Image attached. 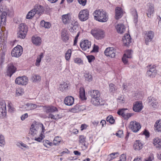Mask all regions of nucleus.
Wrapping results in <instances>:
<instances>
[{"instance_id":"nucleus-1","label":"nucleus","mask_w":161,"mask_h":161,"mask_svg":"<svg viewBox=\"0 0 161 161\" xmlns=\"http://www.w3.org/2000/svg\"><path fill=\"white\" fill-rule=\"evenodd\" d=\"M93 14L94 19L99 22H106L108 19L106 12L102 9H96L94 12Z\"/></svg>"},{"instance_id":"nucleus-2","label":"nucleus","mask_w":161,"mask_h":161,"mask_svg":"<svg viewBox=\"0 0 161 161\" xmlns=\"http://www.w3.org/2000/svg\"><path fill=\"white\" fill-rule=\"evenodd\" d=\"M28 31V27L26 25L23 23L20 24L17 33L18 37L21 39H24L26 37Z\"/></svg>"},{"instance_id":"nucleus-3","label":"nucleus","mask_w":161,"mask_h":161,"mask_svg":"<svg viewBox=\"0 0 161 161\" xmlns=\"http://www.w3.org/2000/svg\"><path fill=\"white\" fill-rule=\"evenodd\" d=\"M91 34L97 39H101L104 37V32L102 30L94 29H92L91 31Z\"/></svg>"},{"instance_id":"nucleus-4","label":"nucleus","mask_w":161,"mask_h":161,"mask_svg":"<svg viewBox=\"0 0 161 161\" xmlns=\"http://www.w3.org/2000/svg\"><path fill=\"white\" fill-rule=\"evenodd\" d=\"M23 51L22 47L21 46L18 45L13 49L11 51V55L12 57L19 58L21 55Z\"/></svg>"},{"instance_id":"nucleus-5","label":"nucleus","mask_w":161,"mask_h":161,"mask_svg":"<svg viewBox=\"0 0 161 161\" xmlns=\"http://www.w3.org/2000/svg\"><path fill=\"white\" fill-rule=\"evenodd\" d=\"M89 15V11L87 9H85L79 12L78 17L80 21H84L88 19Z\"/></svg>"},{"instance_id":"nucleus-6","label":"nucleus","mask_w":161,"mask_h":161,"mask_svg":"<svg viewBox=\"0 0 161 161\" xmlns=\"http://www.w3.org/2000/svg\"><path fill=\"white\" fill-rule=\"evenodd\" d=\"M129 128L134 132H137L141 128L139 123L136 121H131L130 124Z\"/></svg>"},{"instance_id":"nucleus-7","label":"nucleus","mask_w":161,"mask_h":161,"mask_svg":"<svg viewBox=\"0 0 161 161\" xmlns=\"http://www.w3.org/2000/svg\"><path fill=\"white\" fill-rule=\"evenodd\" d=\"M127 110V108H122L119 110L117 113L119 115H121L125 119H127L133 115V114L126 112V111Z\"/></svg>"},{"instance_id":"nucleus-8","label":"nucleus","mask_w":161,"mask_h":161,"mask_svg":"<svg viewBox=\"0 0 161 161\" xmlns=\"http://www.w3.org/2000/svg\"><path fill=\"white\" fill-rule=\"evenodd\" d=\"M28 78L25 76L22 77H18L15 80V82L16 84L20 85H26L28 82Z\"/></svg>"},{"instance_id":"nucleus-9","label":"nucleus","mask_w":161,"mask_h":161,"mask_svg":"<svg viewBox=\"0 0 161 161\" xmlns=\"http://www.w3.org/2000/svg\"><path fill=\"white\" fill-rule=\"evenodd\" d=\"M7 13L3 11L2 8H0V20H1V25L2 26L5 25L6 21Z\"/></svg>"},{"instance_id":"nucleus-10","label":"nucleus","mask_w":161,"mask_h":161,"mask_svg":"<svg viewBox=\"0 0 161 161\" xmlns=\"http://www.w3.org/2000/svg\"><path fill=\"white\" fill-rule=\"evenodd\" d=\"M104 53L107 56L114 58L115 56V51L112 47H108L105 50Z\"/></svg>"},{"instance_id":"nucleus-11","label":"nucleus","mask_w":161,"mask_h":161,"mask_svg":"<svg viewBox=\"0 0 161 161\" xmlns=\"http://www.w3.org/2000/svg\"><path fill=\"white\" fill-rule=\"evenodd\" d=\"M38 125L36 123L32 124L31 126L29 133L33 136L37 135L38 133Z\"/></svg>"},{"instance_id":"nucleus-12","label":"nucleus","mask_w":161,"mask_h":161,"mask_svg":"<svg viewBox=\"0 0 161 161\" xmlns=\"http://www.w3.org/2000/svg\"><path fill=\"white\" fill-rule=\"evenodd\" d=\"M143 108L142 103L140 101H136L133 104V110L135 112H139L141 111Z\"/></svg>"},{"instance_id":"nucleus-13","label":"nucleus","mask_w":161,"mask_h":161,"mask_svg":"<svg viewBox=\"0 0 161 161\" xmlns=\"http://www.w3.org/2000/svg\"><path fill=\"white\" fill-rule=\"evenodd\" d=\"M16 68L12 64H8L7 66V75L11 77L13 74L16 71Z\"/></svg>"},{"instance_id":"nucleus-14","label":"nucleus","mask_w":161,"mask_h":161,"mask_svg":"<svg viewBox=\"0 0 161 161\" xmlns=\"http://www.w3.org/2000/svg\"><path fill=\"white\" fill-rule=\"evenodd\" d=\"M91 43L90 41H82L80 43V45L83 50H86L91 47Z\"/></svg>"},{"instance_id":"nucleus-15","label":"nucleus","mask_w":161,"mask_h":161,"mask_svg":"<svg viewBox=\"0 0 161 161\" xmlns=\"http://www.w3.org/2000/svg\"><path fill=\"white\" fill-rule=\"evenodd\" d=\"M85 109V107L82 105H76L74 107L70 109V111L73 113H77L79 111H83Z\"/></svg>"},{"instance_id":"nucleus-16","label":"nucleus","mask_w":161,"mask_h":161,"mask_svg":"<svg viewBox=\"0 0 161 161\" xmlns=\"http://www.w3.org/2000/svg\"><path fill=\"white\" fill-rule=\"evenodd\" d=\"M44 108L45 111L46 113H53L58 111L57 108L53 106H45Z\"/></svg>"},{"instance_id":"nucleus-17","label":"nucleus","mask_w":161,"mask_h":161,"mask_svg":"<svg viewBox=\"0 0 161 161\" xmlns=\"http://www.w3.org/2000/svg\"><path fill=\"white\" fill-rule=\"evenodd\" d=\"M36 14H41L44 11V9L43 6L39 4H36L33 9Z\"/></svg>"},{"instance_id":"nucleus-18","label":"nucleus","mask_w":161,"mask_h":161,"mask_svg":"<svg viewBox=\"0 0 161 161\" xmlns=\"http://www.w3.org/2000/svg\"><path fill=\"white\" fill-rule=\"evenodd\" d=\"M74 102V99L72 96H68L66 97L64 100V102L65 105L68 106L72 105Z\"/></svg>"},{"instance_id":"nucleus-19","label":"nucleus","mask_w":161,"mask_h":161,"mask_svg":"<svg viewBox=\"0 0 161 161\" xmlns=\"http://www.w3.org/2000/svg\"><path fill=\"white\" fill-rule=\"evenodd\" d=\"M63 22L65 24L69 23L71 20V16L69 14L63 15L62 18Z\"/></svg>"},{"instance_id":"nucleus-20","label":"nucleus","mask_w":161,"mask_h":161,"mask_svg":"<svg viewBox=\"0 0 161 161\" xmlns=\"http://www.w3.org/2000/svg\"><path fill=\"white\" fill-rule=\"evenodd\" d=\"M142 143L140 141L136 140L134 142L133 147L135 150L138 151L142 148Z\"/></svg>"},{"instance_id":"nucleus-21","label":"nucleus","mask_w":161,"mask_h":161,"mask_svg":"<svg viewBox=\"0 0 161 161\" xmlns=\"http://www.w3.org/2000/svg\"><path fill=\"white\" fill-rule=\"evenodd\" d=\"M148 103H150L152 106L153 108H156L158 105V103L153 97H150L148 98Z\"/></svg>"},{"instance_id":"nucleus-22","label":"nucleus","mask_w":161,"mask_h":161,"mask_svg":"<svg viewBox=\"0 0 161 161\" xmlns=\"http://www.w3.org/2000/svg\"><path fill=\"white\" fill-rule=\"evenodd\" d=\"M37 106V105L36 104L28 103L25 105V108L27 110H31L36 109Z\"/></svg>"},{"instance_id":"nucleus-23","label":"nucleus","mask_w":161,"mask_h":161,"mask_svg":"<svg viewBox=\"0 0 161 161\" xmlns=\"http://www.w3.org/2000/svg\"><path fill=\"white\" fill-rule=\"evenodd\" d=\"M154 32L151 31H145V37L147 39L152 40L154 36Z\"/></svg>"},{"instance_id":"nucleus-24","label":"nucleus","mask_w":161,"mask_h":161,"mask_svg":"<svg viewBox=\"0 0 161 161\" xmlns=\"http://www.w3.org/2000/svg\"><path fill=\"white\" fill-rule=\"evenodd\" d=\"M90 95L92 98H96L100 97V94L99 92L97 90H92L90 92Z\"/></svg>"},{"instance_id":"nucleus-25","label":"nucleus","mask_w":161,"mask_h":161,"mask_svg":"<svg viewBox=\"0 0 161 161\" xmlns=\"http://www.w3.org/2000/svg\"><path fill=\"white\" fill-rule=\"evenodd\" d=\"M115 11V19H118L121 16L122 10L120 8L117 7L116 8Z\"/></svg>"},{"instance_id":"nucleus-26","label":"nucleus","mask_w":161,"mask_h":161,"mask_svg":"<svg viewBox=\"0 0 161 161\" xmlns=\"http://www.w3.org/2000/svg\"><path fill=\"white\" fill-rule=\"evenodd\" d=\"M0 105L1 106V108H0V112L2 114L4 115L6 114V106L5 102L4 101L1 102Z\"/></svg>"},{"instance_id":"nucleus-27","label":"nucleus","mask_w":161,"mask_h":161,"mask_svg":"<svg viewBox=\"0 0 161 161\" xmlns=\"http://www.w3.org/2000/svg\"><path fill=\"white\" fill-rule=\"evenodd\" d=\"M117 32L120 33H123L125 30V26L123 25L118 24L116 27Z\"/></svg>"},{"instance_id":"nucleus-28","label":"nucleus","mask_w":161,"mask_h":161,"mask_svg":"<svg viewBox=\"0 0 161 161\" xmlns=\"http://www.w3.org/2000/svg\"><path fill=\"white\" fill-rule=\"evenodd\" d=\"M31 80L34 82L38 83L41 80V77L38 75H34L31 78Z\"/></svg>"},{"instance_id":"nucleus-29","label":"nucleus","mask_w":161,"mask_h":161,"mask_svg":"<svg viewBox=\"0 0 161 161\" xmlns=\"http://www.w3.org/2000/svg\"><path fill=\"white\" fill-rule=\"evenodd\" d=\"M154 7L152 5H150L146 13L147 17L149 18H151L152 15L154 13Z\"/></svg>"},{"instance_id":"nucleus-30","label":"nucleus","mask_w":161,"mask_h":161,"mask_svg":"<svg viewBox=\"0 0 161 161\" xmlns=\"http://www.w3.org/2000/svg\"><path fill=\"white\" fill-rule=\"evenodd\" d=\"M68 86L67 84L65 82L62 83L60 85L59 90L62 92L66 91L68 89Z\"/></svg>"},{"instance_id":"nucleus-31","label":"nucleus","mask_w":161,"mask_h":161,"mask_svg":"<svg viewBox=\"0 0 161 161\" xmlns=\"http://www.w3.org/2000/svg\"><path fill=\"white\" fill-rule=\"evenodd\" d=\"M155 129L158 131H161V120L157 121L154 125Z\"/></svg>"},{"instance_id":"nucleus-32","label":"nucleus","mask_w":161,"mask_h":161,"mask_svg":"<svg viewBox=\"0 0 161 161\" xmlns=\"http://www.w3.org/2000/svg\"><path fill=\"white\" fill-rule=\"evenodd\" d=\"M78 29V23L76 22L74 23V24H72L70 28L69 29V30L70 32H74L76 31Z\"/></svg>"},{"instance_id":"nucleus-33","label":"nucleus","mask_w":161,"mask_h":161,"mask_svg":"<svg viewBox=\"0 0 161 161\" xmlns=\"http://www.w3.org/2000/svg\"><path fill=\"white\" fill-rule=\"evenodd\" d=\"M61 36L62 39L63 40H68L69 39V35L66 31H62Z\"/></svg>"},{"instance_id":"nucleus-34","label":"nucleus","mask_w":161,"mask_h":161,"mask_svg":"<svg viewBox=\"0 0 161 161\" xmlns=\"http://www.w3.org/2000/svg\"><path fill=\"white\" fill-rule=\"evenodd\" d=\"M41 25L45 28H49L51 26V24L49 22H45L44 20H42L40 23Z\"/></svg>"},{"instance_id":"nucleus-35","label":"nucleus","mask_w":161,"mask_h":161,"mask_svg":"<svg viewBox=\"0 0 161 161\" xmlns=\"http://www.w3.org/2000/svg\"><path fill=\"white\" fill-rule=\"evenodd\" d=\"M100 97H98L96 98H92L91 103L95 106L99 105L100 104Z\"/></svg>"},{"instance_id":"nucleus-36","label":"nucleus","mask_w":161,"mask_h":161,"mask_svg":"<svg viewBox=\"0 0 161 161\" xmlns=\"http://www.w3.org/2000/svg\"><path fill=\"white\" fill-rule=\"evenodd\" d=\"M80 97L82 100L85 99V91L83 87H80Z\"/></svg>"},{"instance_id":"nucleus-37","label":"nucleus","mask_w":161,"mask_h":161,"mask_svg":"<svg viewBox=\"0 0 161 161\" xmlns=\"http://www.w3.org/2000/svg\"><path fill=\"white\" fill-rule=\"evenodd\" d=\"M36 14L34 10L32 9L28 12L26 16V18L28 19H31Z\"/></svg>"},{"instance_id":"nucleus-38","label":"nucleus","mask_w":161,"mask_h":161,"mask_svg":"<svg viewBox=\"0 0 161 161\" xmlns=\"http://www.w3.org/2000/svg\"><path fill=\"white\" fill-rule=\"evenodd\" d=\"M43 53H41L40 55L37 57L35 64L36 66H39L40 65V63L41 61V59L43 58Z\"/></svg>"},{"instance_id":"nucleus-39","label":"nucleus","mask_w":161,"mask_h":161,"mask_svg":"<svg viewBox=\"0 0 161 161\" xmlns=\"http://www.w3.org/2000/svg\"><path fill=\"white\" fill-rule=\"evenodd\" d=\"M72 51L71 49H68L66 52L65 54V58L66 60L69 61L71 55Z\"/></svg>"},{"instance_id":"nucleus-40","label":"nucleus","mask_w":161,"mask_h":161,"mask_svg":"<svg viewBox=\"0 0 161 161\" xmlns=\"http://www.w3.org/2000/svg\"><path fill=\"white\" fill-rule=\"evenodd\" d=\"M24 93V89L21 87L17 88L16 91V95L19 96L22 95Z\"/></svg>"},{"instance_id":"nucleus-41","label":"nucleus","mask_w":161,"mask_h":161,"mask_svg":"<svg viewBox=\"0 0 161 161\" xmlns=\"http://www.w3.org/2000/svg\"><path fill=\"white\" fill-rule=\"evenodd\" d=\"M5 27H0V40H4V30Z\"/></svg>"},{"instance_id":"nucleus-42","label":"nucleus","mask_w":161,"mask_h":161,"mask_svg":"<svg viewBox=\"0 0 161 161\" xmlns=\"http://www.w3.org/2000/svg\"><path fill=\"white\" fill-rule=\"evenodd\" d=\"M147 75L151 78L154 77L156 75V71H153V69L152 70H149L147 71Z\"/></svg>"},{"instance_id":"nucleus-43","label":"nucleus","mask_w":161,"mask_h":161,"mask_svg":"<svg viewBox=\"0 0 161 161\" xmlns=\"http://www.w3.org/2000/svg\"><path fill=\"white\" fill-rule=\"evenodd\" d=\"M117 153H114L110 154L108 156V161L112 160L114 158H115L117 156Z\"/></svg>"},{"instance_id":"nucleus-44","label":"nucleus","mask_w":161,"mask_h":161,"mask_svg":"<svg viewBox=\"0 0 161 161\" xmlns=\"http://www.w3.org/2000/svg\"><path fill=\"white\" fill-rule=\"evenodd\" d=\"M84 76L85 78V80L88 81H91L92 79V76L89 73H85Z\"/></svg>"},{"instance_id":"nucleus-45","label":"nucleus","mask_w":161,"mask_h":161,"mask_svg":"<svg viewBox=\"0 0 161 161\" xmlns=\"http://www.w3.org/2000/svg\"><path fill=\"white\" fill-rule=\"evenodd\" d=\"M61 140V138L59 136L55 137L53 140V144L56 145L60 143Z\"/></svg>"},{"instance_id":"nucleus-46","label":"nucleus","mask_w":161,"mask_h":161,"mask_svg":"<svg viewBox=\"0 0 161 161\" xmlns=\"http://www.w3.org/2000/svg\"><path fill=\"white\" fill-rule=\"evenodd\" d=\"M132 51L131 50H128L126 51L125 53L126 56L128 58H131L132 56Z\"/></svg>"},{"instance_id":"nucleus-47","label":"nucleus","mask_w":161,"mask_h":161,"mask_svg":"<svg viewBox=\"0 0 161 161\" xmlns=\"http://www.w3.org/2000/svg\"><path fill=\"white\" fill-rule=\"evenodd\" d=\"M115 85L112 83H111L109 85V91L110 92H114L116 90L115 88Z\"/></svg>"},{"instance_id":"nucleus-48","label":"nucleus","mask_w":161,"mask_h":161,"mask_svg":"<svg viewBox=\"0 0 161 161\" xmlns=\"http://www.w3.org/2000/svg\"><path fill=\"white\" fill-rule=\"evenodd\" d=\"M106 120L108 122H109V123L111 124H113L115 121L113 117L112 116H109L107 117Z\"/></svg>"},{"instance_id":"nucleus-49","label":"nucleus","mask_w":161,"mask_h":161,"mask_svg":"<svg viewBox=\"0 0 161 161\" xmlns=\"http://www.w3.org/2000/svg\"><path fill=\"white\" fill-rule=\"evenodd\" d=\"M5 144V138L3 135L0 134V144L4 145ZM1 146V145H0Z\"/></svg>"},{"instance_id":"nucleus-50","label":"nucleus","mask_w":161,"mask_h":161,"mask_svg":"<svg viewBox=\"0 0 161 161\" xmlns=\"http://www.w3.org/2000/svg\"><path fill=\"white\" fill-rule=\"evenodd\" d=\"M8 107L9 112L12 113L14 111V108L12 107V104L11 103H8Z\"/></svg>"},{"instance_id":"nucleus-51","label":"nucleus","mask_w":161,"mask_h":161,"mask_svg":"<svg viewBox=\"0 0 161 161\" xmlns=\"http://www.w3.org/2000/svg\"><path fill=\"white\" fill-rule=\"evenodd\" d=\"M43 145L47 147V146L48 145L49 146H52L53 143L50 142L49 141L47 140H45L43 141Z\"/></svg>"},{"instance_id":"nucleus-52","label":"nucleus","mask_w":161,"mask_h":161,"mask_svg":"<svg viewBox=\"0 0 161 161\" xmlns=\"http://www.w3.org/2000/svg\"><path fill=\"white\" fill-rule=\"evenodd\" d=\"M128 58L127 56H126L125 54H124L122 58V61L124 64H128V61L127 59Z\"/></svg>"},{"instance_id":"nucleus-53","label":"nucleus","mask_w":161,"mask_h":161,"mask_svg":"<svg viewBox=\"0 0 161 161\" xmlns=\"http://www.w3.org/2000/svg\"><path fill=\"white\" fill-rule=\"evenodd\" d=\"M75 63L78 64H83L82 60L79 58H75L74 59Z\"/></svg>"},{"instance_id":"nucleus-54","label":"nucleus","mask_w":161,"mask_h":161,"mask_svg":"<svg viewBox=\"0 0 161 161\" xmlns=\"http://www.w3.org/2000/svg\"><path fill=\"white\" fill-rule=\"evenodd\" d=\"M86 137L83 135H81L80 136L79 142L80 143L83 144L85 143L86 141Z\"/></svg>"},{"instance_id":"nucleus-55","label":"nucleus","mask_w":161,"mask_h":161,"mask_svg":"<svg viewBox=\"0 0 161 161\" xmlns=\"http://www.w3.org/2000/svg\"><path fill=\"white\" fill-rule=\"evenodd\" d=\"M160 139L158 137H156L153 140V144L156 147L159 143V141H160Z\"/></svg>"},{"instance_id":"nucleus-56","label":"nucleus","mask_w":161,"mask_h":161,"mask_svg":"<svg viewBox=\"0 0 161 161\" xmlns=\"http://www.w3.org/2000/svg\"><path fill=\"white\" fill-rule=\"evenodd\" d=\"M131 39L130 36L129 34H125L123 38V40H130Z\"/></svg>"},{"instance_id":"nucleus-57","label":"nucleus","mask_w":161,"mask_h":161,"mask_svg":"<svg viewBox=\"0 0 161 161\" xmlns=\"http://www.w3.org/2000/svg\"><path fill=\"white\" fill-rule=\"evenodd\" d=\"M87 58L89 63H91L95 59V57L93 55H88L87 56Z\"/></svg>"},{"instance_id":"nucleus-58","label":"nucleus","mask_w":161,"mask_h":161,"mask_svg":"<svg viewBox=\"0 0 161 161\" xmlns=\"http://www.w3.org/2000/svg\"><path fill=\"white\" fill-rule=\"evenodd\" d=\"M153 159V154H150L149 157L145 159V161H152Z\"/></svg>"},{"instance_id":"nucleus-59","label":"nucleus","mask_w":161,"mask_h":161,"mask_svg":"<svg viewBox=\"0 0 161 161\" xmlns=\"http://www.w3.org/2000/svg\"><path fill=\"white\" fill-rule=\"evenodd\" d=\"M48 118H50L51 119L56 120L57 119V115H54L53 114L50 113L48 116Z\"/></svg>"},{"instance_id":"nucleus-60","label":"nucleus","mask_w":161,"mask_h":161,"mask_svg":"<svg viewBox=\"0 0 161 161\" xmlns=\"http://www.w3.org/2000/svg\"><path fill=\"white\" fill-rule=\"evenodd\" d=\"M120 159L118 161H125L126 160V156L124 154H122L119 158Z\"/></svg>"},{"instance_id":"nucleus-61","label":"nucleus","mask_w":161,"mask_h":161,"mask_svg":"<svg viewBox=\"0 0 161 161\" xmlns=\"http://www.w3.org/2000/svg\"><path fill=\"white\" fill-rule=\"evenodd\" d=\"M78 1L79 3L83 6H85L86 3V0H78Z\"/></svg>"},{"instance_id":"nucleus-62","label":"nucleus","mask_w":161,"mask_h":161,"mask_svg":"<svg viewBox=\"0 0 161 161\" xmlns=\"http://www.w3.org/2000/svg\"><path fill=\"white\" fill-rule=\"evenodd\" d=\"M116 135L119 137H121L123 136V132L122 130H119L116 133Z\"/></svg>"},{"instance_id":"nucleus-63","label":"nucleus","mask_w":161,"mask_h":161,"mask_svg":"<svg viewBox=\"0 0 161 161\" xmlns=\"http://www.w3.org/2000/svg\"><path fill=\"white\" fill-rule=\"evenodd\" d=\"M37 125H38V127L39 128V127H40V128H41L42 129V133H44V132L45 131V127H44V126L42 124H37Z\"/></svg>"},{"instance_id":"nucleus-64","label":"nucleus","mask_w":161,"mask_h":161,"mask_svg":"<svg viewBox=\"0 0 161 161\" xmlns=\"http://www.w3.org/2000/svg\"><path fill=\"white\" fill-rule=\"evenodd\" d=\"M41 39L39 37L36 36H34L32 37L31 40H40Z\"/></svg>"}]
</instances>
